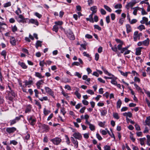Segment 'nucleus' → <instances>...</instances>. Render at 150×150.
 <instances>
[{
  "label": "nucleus",
  "instance_id": "f257e3e1",
  "mask_svg": "<svg viewBox=\"0 0 150 150\" xmlns=\"http://www.w3.org/2000/svg\"><path fill=\"white\" fill-rule=\"evenodd\" d=\"M23 83L25 84L23 86V87L25 88L28 86V87L29 88L30 87L31 85L33 84V79L32 78H30L28 80H25Z\"/></svg>",
  "mask_w": 150,
  "mask_h": 150
},
{
  "label": "nucleus",
  "instance_id": "f03ea898",
  "mask_svg": "<svg viewBox=\"0 0 150 150\" xmlns=\"http://www.w3.org/2000/svg\"><path fill=\"white\" fill-rule=\"evenodd\" d=\"M40 130L42 132H47L49 130V127L48 125L45 124H40L39 125Z\"/></svg>",
  "mask_w": 150,
  "mask_h": 150
},
{
  "label": "nucleus",
  "instance_id": "7ed1b4c3",
  "mask_svg": "<svg viewBox=\"0 0 150 150\" xmlns=\"http://www.w3.org/2000/svg\"><path fill=\"white\" fill-rule=\"evenodd\" d=\"M18 21L19 23H26L28 21V19L24 18L22 15H20L17 18Z\"/></svg>",
  "mask_w": 150,
  "mask_h": 150
},
{
  "label": "nucleus",
  "instance_id": "20e7f679",
  "mask_svg": "<svg viewBox=\"0 0 150 150\" xmlns=\"http://www.w3.org/2000/svg\"><path fill=\"white\" fill-rule=\"evenodd\" d=\"M45 89L47 93L51 96L53 98H55L54 92L52 91L50 88L48 87H45Z\"/></svg>",
  "mask_w": 150,
  "mask_h": 150
},
{
  "label": "nucleus",
  "instance_id": "39448f33",
  "mask_svg": "<svg viewBox=\"0 0 150 150\" xmlns=\"http://www.w3.org/2000/svg\"><path fill=\"white\" fill-rule=\"evenodd\" d=\"M61 139L59 137H56L53 139H51L50 141L53 142L55 145L59 144L61 141Z\"/></svg>",
  "mask_w": 150,
  "mask_h": 150
},
{
  "label": "nucleus",
  "instance_id": "423d86ee",
  "mask_svg": "<svg viewBox=\"0 0 150 150\" xmlns=\"http://www.w3.org/2000/svg\"><path fill=\"white\" fill-rule=\"evenodd\" d=\"M129 47H126L122 48L120 52L122 53H123L124 52H125L124 54V55L129 54L130 53V51L127 49Z\"/></svg>",
  "mask_w": 150,
  "mask_h": 150
},
{
  "label": "nucleus",
  "instance_id": "0eeeda50",
  "mask_svg": "<svg viewBox=\"0 0 150 150\" xmlns=\"http://www.w3.org/2000/svg\"><path fill=\"white\" fill-rule=\"evenodd\" d=\"M16 130L15 127H7L6 129V131L9 134L13 133Z\"/></svg>",
  "mask_w": 150,
  "mask_h": 150
},
{
  "label": "nucleus",
  "instance_id": "6e6552de",
  "mask_svg": "<svg viewBox=\"0 0 150 150\" xmlns=\"http://www.w3.org/2000/svg\"><path fill=\"white\" fill-rule=\"evenodd\" d=\"M137 3V2L136 1V0H133L132 1L128 3V4L126 6V8L127 9H129L130 6L132 7Z\"/></svg>",
  "mask_w": 150,
  "mask_h": 150
},
{
  "label": "nucleus",
  "instance_id": "1a4fd4ad",
  "mask_svg": "<svg viewBox=\"0 0 150 150\" xmlns=\"http://www.w3.org/2000/svg\"><path fill=\"white\" fill-rule=\"evenodd\" d=\"M28 121L30 124L32 125L33 126L35 125L36 122V119L33 118L32 116H30L28 119Z\"/></svg>",
  "mask_w": 150,
  "mask_h": 150
},
{
  "label": "nucleus",
  "instance_id": "9d476101",
  "mask_svg": "<svg viewBox=\"0 0 150 150\" xmlns=\"http://www.w3.org/2000/svg\"><path fill=\"white\" fill-rule=\"evenodd\" d=\"M73 136L76 139L81 140L82 138L81 134L79 133H75L73 134Z\"/></svg>",
  "mask_w": 150,
  "mask_h": 150
},
{
  "label": "nucleus",
  "instance_id": "9b49d317",
  "mask_svg": "<svg viewBox=\"0 0 150 150\" xmlns=\"http://www.w3.org/2000/svg\"><path fill=\"white\" fill-rule=\"evenodd\" d=\"M71 141L74 144V147L75 148H77L78 145V143L77 141L75 140L73 137H71Z\"/></svg>",
  "mask_w": 150,
  "mask_h": 150
},
{
  "label": "nucleus",
  "instance_id": "f8f14e48",
  "mask_svg": "<svg viewBox=\"0 0 150 150\" xmlns=\"http://www.w3.org/2000/svg\"><path fill=\"white\" fill-rule=\"evenodd\" d=\"M28 21H29V23L37 25H38V22L36 19H28Z\"/></svg>",
  "mask_w": 150,
  "mask_h": 150
},
{
  "label": "nucleus",
  "instance_id": "ddd939ff",
  "mask_svg": "<svg viewBox=\"0 0 150 150\" xmlns=\"http://www.w3.org/2000/svg\"><path fill=\"white\" fill-rule=\"evenodd\" d=\"M134 41H137V39H138L139 40L140 38L138 35V31H135L134 34V37H133Z\"/></svg>",
  "mask_w": 150,
  "mask_h": 150
},
{
  "label": "nucleus",
  "instance_id": "4468645a",
  "mask_svg": "<svg viewBox=\"0 0 150 150\" xmlns=\"http://www.w3.org/2000/svg\"><path fill=\"white\" fill-rule=\"evenodd\" d=\"M143 48V47H139L137 48L136 49L135 54L137 55H139L141 54V50Z\"/></svg>",
  "mask_w": 150,
  "mask_h": 150
},
{
  "label": "nucleus",
  "instance_id": "2eb2a0df",
  "mask_svg": "<svg viewBox=\"0 0 150 150\" xmlns=\"http://www.w3.org/2000/svg\"><path fill=\"white\" fill-rule=\"evenodd\" d=\"M18 64L23 69H26L27 68V66L24 63L19 61L18 62Z\"/></svg>",
  "mask_w": 150,
  "mask_h": 150
},
{
  "label": "nucleus",
  "instance_id": "dca6fc26",
  "mask_svg": "<svg viewBox=\"0 0 150 150\" xmlns=\"http://www.w3.org/2000/svg\"><path fill=\"white\" fill-rule=\"evenodd\" d=\"M145 124H144V125L150 126V116L146 117V119L145 121Z\"/></svg>",
  "mask_w": 150,
  "mask_h": 150
},
{
  "label": "nucleus",
  "instance_id": "f3484780",
  "mask_svg": "<svg viewBox=\"0 0 150 150\" xmlns=\"http://www.w3.org/2000/svg\"><path fill=\"white\" fill-rule=\"evenodd\" d=\"M10 42L13 45H16V41L13 37H11L10 38Z\"/></svg>",
  "mask_w": 150,
  "mask_h": 150
},
{
  "label": "nucleus",
  "instance_id": "a211bd4d",
  "mask_svg": "<svg viewBox=\"0 0 150 150\" xmlns=\"http://www.w3.org/2000/svg\"><path fill=\"white\" fill-rule=\"evenodd\" d=\"M123 115L124 116H126V118L127 117H131L132 116V114L130 112L124 113H123Z\"/></svg>",
  "mask_w": 150,
  "mask_h": 150
},
{
  "label": "nucleus",
  "instance_id": "6ab92c4d",
  "mask_svg": "<svg viewBox=\"0 0 150 150\" xmlns=\"http://www.w3.org/2000/svg\"><path fill=\"white\" fill-rule=\"evenodd\" d=\"M68 35L70 40H74V35L71 31H70L69 32V33Z\"/></svg>",
  "mask_w": 150,
  "mask_h": 150
},
{
  "label": "nucleus",
  "instance_id": "aec40b11",
  "mask_svg": "<svg viewBox=\"0 0 150 150\" xmlns=\"http://www.w3.org/2000/svg\"><path fill=\"white\" fill-rule=\"evenodd\" d=\"M91 10L92 11V13H96L97 10V8L96 6H93L91 8Z\"/></svg>",
  "mask_w": 150,
  "mask_h": 150
},
{
  "label": "nucleus",
  "instance_id": "412c9836",
  "mask_svg": "<svg viewBox=\"0 0 150 150\" xmlns=\"http://www.w3.org/2000/svg\"><path fill=\"white\" fill-rule=\"evenodd\" d=\"M126 28L127 32V33H128L132 31L131 27L129 25H126Z\"/></svg>",
  "mask_w": 150,
  "mask_h": 150
},
{
  "label": "nucleus",
  "instance_id": "4be33fe9",
  "mask_svg": "<svg viewBox=\"0 0 150 150\" xmlns=\"http://www.w3.org/2000/svg\"><path fill=\"white\" fill-rule=\"evenodd\" d=\"M79 90V89L77 88L76 91L74 92V94L78 98L80 99L81 97V94L78 92Z\"/></svg>",
  "mask_w": 150,
  "mask_h": 150
},
{
  "label": "nucleus",
  "instance_id": "5701e85b",
  "mask_svg": "<svg viewBox=\"0 0 150 150\" xmlns=\"http://www.w3.org/2000/svg\"><path fill=\"white\" fill-rule=\"evenodd\" d=\"M143 45L147 46H148L149 42V38H147L146 40L143 41Z\"/></svg>",
  "mask_w": 150,
  "mask_h": 150
},
{
  "label": "nucleus",
  "instance_id": "b1692460",
  "mask_svg": "<svg viewBox=\"0 0 150 150\" xmlns=\"http://www.w3.org/2000/svg\"><path fill=\"white\" fill-rule=\"evenodd\" d=\"M32 108L31 105H28L25 110V113H28L30 111Z\"/></svg>",
  "mask_w": 150,
  "mask_h": 150
},
{
  "label": "nucleus",
  "instance_id": "393cba45",
  "mask_svg": "<svg viewBox=\"0 0 150 150\" xmlns=\"http://www.w3.org/2000/svg\"><path fill=\"white\" fill-rule=\"evenodd\" d=\"M39 64L40 66L41 67H43L45 65L46 66H47V63H46V62H45L44 60L40 61V62Z\"/></svg>",
  "mask_w": 150,
  "mask_h": 150
},
{
  "label": "nucleus",
  "instance_id": "a878e982",
  "mask_svg": "<svg viewBox=\"0 0 150 150\" xmlns=\"http://www.w3.org/2000/svg\"><path fill=\"white\" fill-rule=\"evenodd\" d=\"M122 104L121 100L119 99L117 102V108H120Z\"/></svg>",
  "mask_w": 150,
  "mask_h": 150
},
{
  "label": "nucleus",
  "instance_id": "bb28decb",
  "mask_svg": "<svg viewBox=\"0 0 150 150\" xmlns=\"http://www.w3.org/2000/svg\"><path fill=\"white\" fill-rule=\"evenodd\" d=\"M143 20L141 21L140 22V23L142 24H144L145 22L146 23L148 22V18L145 17H143L142 18Z\"/></svg>",
  "mask_w": 150,
  "mask_h": 150
},
{
  "label": "nucleus",
  "instance_id": "cd10ccee",
  "mask_svg": "<svg viewBox=\"0 0 150 150\" xmlns=\"http://www.w3.org/2000/svg\"><path fill=\"white\" fill-rule=\"evenodd\" d=\"M146 140V138L145 137L143 138H140L139 141L140 142V144L142 145H143L144 144V141Z\"/></svg>",
  "mask_w": 150,
  "mask_h": 150
},
{
  "label": "nucleus",
  "instance_id": "c85d7f7f",
  "mask_svg": "<svg viewBox=\"0 0 150 150\" xmlns=\"http://www.w3.org/2000/svg\"><path fill=\"white\" fill-rule=\"evenodd\" d=\"M42 42L38 40L37 41L36 43V47L37 48H38V47H41L42 46L41 43Z\"/></svg>",
  "mask_w": 150,
  "mask_h": 150
},
{
  "label": "nucleus",
  "instance_id": "c756f323",
  "mask_svg": "<svg viewBox=\"0 0 150 150\" xmlns=\"http://www.w3.org/2000/svg\"><path fill=\"white\" fill-rule=\"evenodd\" d=\"M150 129V126H148V127H146L145 128V130L143 132L144 133H147Z\"/></svg>",
  "mask_w": 150,
  "mask_h": 150
},
{
  "label": "nucleus",
  "instance_id": "7c9ffc66",
  "mask_svg": "<svg viewBox=\"0 0 150 150\" xmlns=\"http://www.w3.org/2000/svg\"><path fill=\"white\" fill-rule=\"evenodd\" d=\"M104 7L105 8L108 12H111L112 10L109 6L107 5H104Z\"/></svg>",
  "mask_w": 150,
  "mask_h": 150
},
{
  "label": "nucleus",
  "instance_id": "2f4dec72",
  "mask_svg": "<svg viewBox=\"0 0 150 150\" xmlns=\"http://www.w3.org/2000/svg\"><path fill=\"white\" fill-rule=\"evenodd\" d=\"M89 128L91 131H93L95 129V126L91 124H90L89 125Z\"/></svg>",
  "mask_w": 150,
  "mask_h": 150
},
{
  "label": "nucleus",
  "instance_id": "473e14b6",
  "mask_svg": "<svg viewBox=\"0 0 150 150\" xmlns=\"http://www.w3.org/2000/svg\"><path fill=\"white\" fill-rule=\"evenodd\" d=\"M50 112L49 110H46L45 108H44L43 110V113L45 115H47Z\"/></svg>",
  "mask_w": 150,
  "mask_h": 150
},
{
  "label": "nucleus",
  "instance_id": "72a5a7b5",
  "mask_svg": "<svg viewBox=\"0 0 150 150\" xmlns=\"http://www.w3.org/2000/svg\"><path fill=\"white\" fill-rule=\"evenodd\" d=\"M34 101L35 102V104L38 106L39 109H41V105L40 103L36 100H35Z\"/></svg>",
  "mask_w": 150,
  "mask_h": 150
},
{
  "label": "nucleus",
  "instance_id": "f704fd0d",
  "mask_svg": "<svg viewBox=\"0 0 150 150\" xmlns=\"http://www.w3.org/2000/svg\"><path fill=\"white\" fill-rule=\"evenodd\" d=\"M58 27L57 25H54V26L53 28V31L57 33L58 31Z\"/></svg>",
  "mask_w": 150,
  "mask_h": 150
},
{
  "label": "nucleus",
  "instance_id": "c9c22d12",
  "mask_svg": "<svg viewBox=\"0 0 150 150\" xmlns=\"http://www.w3.org/2000/svg\"><path fill=\"white\" fill-rule=\"evenodd\" d=\"M107 113V111L105 110H103L101 111V116H105Z\"/></svg>",
  "mask_w": 150,
  "mask_h": 150
},
{
  "label": "nucleus",
  "instance_id": "e433bc0d",
  "mask_svg": "<svg viewBox=\"0 0 150 150\" xmlns=\"http://www.w3.org/2000/svg\"><path fill=\"white\" fill-rule=\"evenodd\" d=\"M116 79H117V78H115V79H114L112 80L111 81V83L112 84L116 86V85L117 84V82L116 81Z\"/></svg>",
  "mask_w": 150,
  "mask_h": 150
},
{
  "label": "nucleus",
  "instance_id": "4c0bfd02",
  "mask_svg": "<svg viewBox=\"0 0 150 150\" xmlns=\"http://www.w3.org/2000/svg\"><path fill=\"white\" fill-rule=\"evenodd\" d=\"M140 31H142L143 29H145L144 26L142 25H140L137 28Z\"/></svg>",
  "mask_w": 150,
  "mask_h": 150
},
{
  "label": "nucleus",
  "instance_id": "58836bf2",
  "mask_svg": "<svg viewBox=\"0 0 150 150\" xmlns=\"http://www.w3.org/2000/svg\"><path fill=\"white\" fill-rule=\"evenodd\" d=\"M1 54L4 57V59H5L6 55V52L5 50H3L1 53Z\"/></svg>",
  "mask_w": 150,
  "mask_h": 150
},
{
  "label": "nucleus",
  "instance_id": "ea45409f",
  "mask_svg": "<svg viewBox=\"0 0 150 150\" xmlns=\"http://www.w3.org/2000/svg\"><path fill=\"white\" fill-rule=\"evenodd\" d=\"M120 73L121 75L126 77L127 76L128 73H130L129 72H125L124 73L122 71H120Z\"/></svg>",
  "mask_w": 150,
  "mask_h": 150
},
{
  "label": "nucleus",
  "instance_id": "a19ab883",
  "mask_svg": "<svg viewBox=\"0 0 150 150\" xmlns=\"http://www.w3.org/2000/svg\"><path fill=\"white\" fill-rule=\"evenodd\" d=\"M35 76L40 78H42L43 77H44V76H42L41 74L40 73H39V72H36L35 73Z\"/></svg>",
  "mask_w": 150,
  "mask_h": 150
},
{
  "label": "nucleus",
  "instance_id": "79ce46f5",
  "mask_svg": "<svg viewBox=\"0 0 150 150\" xmlns=\"http://www.w3.org/2000/svg\"><path fill=\"white\" fill-rule=\"evenodd\" d=\"M114 117L117 120L119 119V117L118 116V114L117 113H115L113 115Z\"/></svg>",
  "mask_w": 150,
  "mask_h": 150
},
{
  "label": "nucleus",
  "instance_id": "37998d69",
  "mask_svg": "<svg viewBox=\"0 0 150 150\" xmlns=\"http://www.w3.org/2000/svg\"><path fill=\"white\" fill-rule=\"evenodd\" d=\"M87 2L88 5L91 6L94 3V1L93 0H88Z\"/></svg>",
  "mask_w": 150,
  "mask_h": 150
},
{
  "label": "nucleus",
  "instance_id": "c03bdc74",
  "mask_svg": "<svg viewBox=\"0 0 150 150\" xmlns=\"http://www.w3.org/2000/svg\"><path fill=\"white\" fill-rule=\"evenodd\" d=\"M40 100L41 101H43L44 100H48V98L47 96H45L43 97L42 98H39Z\"/></svg>",
  "mask_w": 150,
  "mask_h": 150
},
{
  "label": "nucleus",
  "instance_id": "a18cd8bd",
  "mask_svg": "<svg viewBox=\"0 0 150 150\" xmlns=\"http://www.w3.org/2000/svg\"><path fill=\"white\" fill-rule=\"evenodd\" d=\"M123 44V43H121V44H120L118 45L117 46V49L119 50H120V51H121V50L122 48V45Z\"/></svg>",
  "mask_w": 150,
  "mask_h": 150
},
{
  "label": "nucleus",
  "instance_id": "49530a36",
  "mask_svg": "<svg viewBox=\"0 0 150 150\" xmlns=\"http://www.w3.org/2000/svg\"><path fill=\"white\" fill-rule=\"evenodd\" d=\"M74 75L75 76H77L79 78H80L81 77V74H80L78 72H76L75 73Z\"/></svg>",
  "mask_w": 150,
  "mask_h": 150
},
{
  "label": "nucleus",
  "instance_id": "de8ad7c7",
  "mask_svg": "<svg viewBox=\"0 0 150 150\" xmlns=\"http://www.w3.org/2000/svg\"><path fill=\"white\" fill-rule=\"evenodd\" d=\"M137 22V20L136 19H133L131 21L130 20L129 21V22L131 24H133L136 23Z\"/></svg>",
  "mask_w": 150,
  "mask_h": 150
},
{
  "label": "nucleus",
  "instance_id": "09e8293b",
  "mask_svg": "<svg viewBox=\"0 0 150 150\" xmlns=\"http://www.w3.org/2000/svg\"><path fill=\"white\" fill-rule=\"evenodd\" d=\"M15 13L17 15L19 16V14L21 13V11L19 8H18L17 10L16 11Z\"/></svg>",
  "mask_w": 150,
  "mask_h": 150
},
{
  "label": "nucleus",
  "instance_id": "8fccbe9b",
  "mask_svg": "<svg viewBox=\"0 0 150 150\" xmlns=\"http://www.w3.org/2000/svg\"><path fill=\"white\" fill-rule=\"evenodd\" d=\"M61 112L62 113L63 115H64L66 113V112L65 111V109L64 108H61Z\"/></svg>",
  "mask_w": 150,
  "mask_h": 150
},
{
  "label": "nucleus",
  "instance_id": "3c124183",
  "mask_svg": "<svg viewBox=\"0 0 150 150\" xmlns=\"http://www.w3.org/2000/svg\"><path fill=\"white\" fill-rule=\"evenodd\" d=\"M122 7V6L121 4H116L114 6V8L115 9L121 8Z\"/></svg>",
  "mask_w": 150,
  "mask_h": 150
},
{
  "label": "nucleus",
  "instance_id": "603ef678",
  "mask_svg": "<svg viewBox=\"0 0 150 150\" xmlns=\"http://www.w3.org/2000/svg\"><path fill=\"white\" fill-rule=\"evenodd\" d=\"M10 144H12L14 145H16L17 144L18 142L15 140H13L10 141Z\"/></svg>",
  "mask_w": 150,
  "mask_h": 150
},
{
  "label": "nucleus",
  "instance_id": "864d4df0",
  "mask_svg": "<svg viewBox=\"0 0 150 150\" xmlns=\"http://www.w3.org/2000/svg\"><path fill=\"white\" fill-rule=\"evenodd\" d=\"M62 93L66 98H67L69 97V96L68 95V94L67 93L64 92L63 91H62Z\"/></svg>",
  "mask_w": 150,
  "mask_h": 150
},
{
  "label": "nucleus",
  "instance_id": "5fc2aeb1",
  "mask_svg": "<svg viewBox=\"0 0 150 150\" xmlns=\"http://www.w3.org/2000/svg\"><path fill=\"white\" fill-rule=\"evenodd\" d=\"M16 120L15 119L11 120L10 121V125H12L14 124H15L16 122Z\"/></svg>",
  "mask_w": 150,
  "mask_h": 150
},
{
  "label": "nucleus",
  "instance_id": "6e6d98bb",
  "mask_svg": "<svg viewBox=\"0 0 150 150\" xmlns=\"http://www.w3.org/2000/svg\"><path fill=\"white\" fill-rule=\"evenodd\" d=\"M11 5V3L10 2H8L4 4V7H7L10 6Z\"/></svg>",
  "mask_w": 150,
  "mask_h": 150
},
{
  "label": "nucleus",
  "instance_id": "4d7b16f0",
  "mask_svg": "<svg viewBox=\"0 0 150 150\" xmlns=\"http://www.w3.org/2000/svg\"><path fill=\"white\" fill-rule=\"evenodd\" d=\"M111 49L113 51L116 52H117V48L116 45H115L114 47H112Z\"/></svg>",
  "mask_w": 150,
  "mask_h": 150
},
{
  "label": "nucleus",
  "instance_id": "13d9d810",
  "mask_svg": "<svg viewBox=\"0 0 150 150\" xmlns=\"http://www.w3.org/2000/svg\"><path fill=\"white\" fill-rule=\"evenodd\" d=\"M105 150H110V147L108 145H105L104 147Z\"/></svg>",
  "mask_w": 150,
  "mask_h": 150
},
{
  "label": "nucleus",
  "instance_id": "bf43d9fd",
  "mask_svg": "<svg viewBox=\"0 0 150 150\" xmlns=\"http://www.w3.org/2000/svg\"><path fill=\"white\" fill-rule=\"evenodd\" d=\"M35 15L39 18H40L42 17V15L37 12H35Z\"/></svg>",
  "mask_w": 150,
  "mask_h": 150
},
{
  "label": "nucleus",
  "instance_id": "052dcab7",
  "mask_svg": "<svg viewBox=\"0 0 150 150\" xmlns=\"http://www.w3.org/2000/svg\"><path fill=\"white\" fill-rule=\"evenodd\" d=\"M94 27L95 28L99 30H101V28L98 25H95Z\"/></svg>",
  "mask_w": 150,
  "mask_h": 150
},
{
  "label": "nucleus",
  "instance_id": "680f3d73",
  "mask_svg": "<svg viewBox=\"0 0 150 150\" xmlns=\"http://www.w3.org/2000/svg\"><path fill=\"white\" fill-rule=\"evenodd\" d=\"M44 83V81L42 80H40L37 82L36 85L40 86L42 84Z\"/></svg>",
  "mask_w": 150,
  "mask_h": 150
},
{
  "label": "nucleus",
  "instance_id": "e2e57ef3",
  "mask_svg": "<svg viewBox=\"0 0 150 150\" xmlns=\"http://www.w3.org/2000/svg\"><path fill=\"white\" fill-rule=\"evenodd\" d=\"M86 92L89 94L91 95H93L94 94V92L93 91L91 90H87L86 91Z\"/></svg>",
  "mask_w": 150,
  "mask_h": 150
},
{
  "label": "nucleus",
  "instance_id": "0e129e2a",
  "mask_svg": "<svg viewBox=\"0 0 150 150\" xmlns=\"http://www.w3.org/2000/svg\"><path fill=\"white\" fill-rule=\"evenodd\" d=\"M96 136L97 137V138L99 140H101L102 139V137H101V136L100 135L98 134L97 133L96 134Z\"/></svg>",
  "mask_w": 150,
  "mask_h": 150
},
{
  "label": "nucleus",
  "instance_id": "69168bd1",
  "mask_svg": "<svg viewBox=\"0 0 150 150\" xmlns=\"http://www.w3.org/2000/svg\"><path fill=\"white\" fill-rule=\"evenodd\" d=\"M106 21L107 23H110V16H108L106 17Z\"/></svg>",
  "mask_w": 150,
  "mask_h": 150
},
{
  "label": "nucleus",
  "instance_id": "338daca9",
  "mask_svg": "<svg viewBox=\"0 0 150 150\" xmlns=\"http://www.w3.org/2000/svg\"><path fill=\"white\" fill-rule=\"evenodd\" d=\"M82 102L83 103L84 105H88L89 103L87 101L85 100H83L82 101Z\"/></svg>",
  "mask_w": 150,
  "mask_h": 150
},
{
  "label": "nucleus",
  "instance_id": "774afa93",
  "mask_svg": "<svg viewBox=\"0 0 150 150\" xmlns=\"http://www.w3.org/2000/svg\"><path fill=\"white\" fill-rule=\"evenodd\" d=\"M147 137V144L149 143L150 142V136L149 135H146Z\"/></svg>",
  "mask_w": 150,
  "mask_h": 150
}]
</instances>
